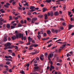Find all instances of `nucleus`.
Instances as JSON below:
<instances>
[{
	"mask_svg": "<svg viewBox=\"0 0 74 74\" xmlns=\"http://www.w3.org/2000/svg\"><path fill=\"white\" fill-rule=\"evenodd\" d=\"M10 63H11V62H7L6 63V64H7V65H9Z\"/></svg>",
	"mask_w": 74,
	"mask_h": 74,
	"instance_id": "31",
	"label": "nucleus"
},
{
	"mask_svg": "<svg viewBox=\"0 0 74 74\" xmlns=\"http://www.w3.org/2000/svg\"><path fill=\"white\" fill-rule=\"evenodd\" d=\"M68 15L69 16H70V14H71V12L68 11Z\"/></svg>",
	"mask_w": 74,
	"mask_h": 74,
	"instance_id": "40",
	"label": "nucleus"
},
{
	"mask_svg": "<svg viewBox=\"0 0 74 74\" xmlns=\"http://www.w3.org/2000/svg\"><path fill=\"white\" fill-rule=\"evenodd\" d=\"M19 36V34H16V37L17 38H18Z\"/></svg>",
	"mask_w": 74,
	"mask_h": 74,
	"instance_id": "26",
	"label": "nucleus"
},
{
	"mask_svg": "<svg viewBox=\"0 0 74 74\" xmlns=\"http://www.w3.org/2000/svg\"><path fill=\"white\" fill-rule=\"evenodd\" d=\"M17 24L16 23H14L13 24V25L15 27L16 25Z\"/></svg>",
	"mask_w": 74,
	"mask_h": 74,
	"instance_id": "51",
	"label": "nucleus"
},
{
	"mask_svg": "<svg viewBox=\"0 0 74 74\" xmlns=\"http://www.w3.org/2000/svg\"><path fill=\"white\" fill-rule=\"evenodd\" d=\"M11 45V43H10V42H8L6 43V44H5L4 45V46L5 47H8L10 46Z\"/></svg>",
	"mask_w": 74,
	"mask_h": 74,
	"instance_id": "6",
	"label": "nucleus"
},
{
	"mask_svg": "<svg viewBox=\"0 0 74 74\" xmlns=\"http://www.w3.org/2000/svg\"><path fill=\"white\" fill-rule=\"evenodd\" d=\"M59 15V13L58 12H56L54 13V15L56 16H58Z\"/></svg>",
	"mask_w": 74,
	"mask_h": 74,
	"instance_id": "10",
	"label": "nucleus"
},
{
	"mask_svg": "<svg viewBox=\"0 0 74 74\" xmlns=\"http://www.w3.org/2000/svg\"><path fill=\"white\" fill-rule=\"evenodd\" d=\"M43 10L42 12H45L46 11H47V10L46 8H44L43 9Z\"/></svg>",
	"mask_w": 74,
	"mask_h": 74,
	"instance_id": "23",
	"label": "nucleus"
},
{
	"mask_svg": "<svg viewBox=\"0 0 74 74\" xmlns=\"http://www.w3.org/2000/svg\"><path fill=\"white\" fill-rule=\"evenodd\" d=\"M42 40H43L45 41L46 40V39L45 38H44L42 39Z\"/></svg>",
	"mask_w": 74,
	"mask_h": 74,
	"instance_id": "63",
	"label": "nucleus"
},
{
	"mask_svg": "<svg viewBox=\"0 0 74 74\" xmlns=\"http://www.w3.org/2000/svg\"><path fill=\"white\" fill-rule=\"evenodd\" d=\"M43 15H42L40 14L38 15V17L40 18H42L43 17Z\"/></svg>",
	"mask_w": 74,
	"mask_h": 74,
	"instance_id": "21",
	"label": "nucleus"
},
{
	"mask_svg": "<svg viewBox=\"0 0 74 74\" xmlns=\"http://www.w3.org/2000/svg\"><path fill=\"white\" fill-rule=\"evenodd\" d=\"M37 37H38V39H39V40H40V38L41 37V36H38V35H37Z\"/></svg>",
	"mask_w": 74,
	"mask_h": 74,
	"instance_id": "32",
	"label": "nucleus"
},
{
	"mask_svg": "<svg viewBox=\"0 0 74 74\" xmlns=\"http://www.w3.org/2000/svg\"><path fill=\"white\" fill-rule=\"evenodd\" d=\"M9 71L10 73H12V69H10L9 70Z\"/></svg>",
	"mask_w": 74,
	"mask_h": 74,
	"instance_id": "45",
	"label": "nucleus"
},
{
	"mask_svg": "<svg viewBox=\"0 0 74 74\" xmlns=\"http://www.w3.org/2000/svg\"><path fill=\"white\" fill-rule=\"evenodd\" d=\"M14 47V46L12 45L11 46H9L8 47V49H12Z\"/></svg>",
	"mask_w": 74,
	"mask_h": 74,
	"instance_id": "16",
	"label": "nucleus"
},
{
	"mask_svg": "<svg viewBox=\"0 0 74 74\" xmlns=\"http://www.w3.org/2000/svg\"><path fill=\"white\" fill-rule=\"evenodd\" d=\"M12 56H15V55L14 53H12Z\"/></svg>",
	"mask_w": 74,
	"mask_h": 74,
	"instance_id": "61",
	"label": "nucleus"
},
{
	"mask_svg": "<svg viewBox=\"0 0 74 74\" xmlns=\"http://www.w3.org/2000/svg\"><path fill=\"white\" fill-rule=\"evenodd\" d=\"M47 33L49 35L51 33V32L50 30H49L47 31Z\"/></svg>",
	"mask_w": 74,
	"mask_h": 74,
	"instance_id": "17",
	"label": "nucleus"
},
{
	"mask_svg": "<svg viewBox=\"0 0 74 74\" xmlns=\"http://www.w3.org/2000/svg\"><path fill=\"white\" fill-rule=\"evenodd\" d=\"M66 45H63L62 46V47H60V49L59 50V52H60L62 49H64V48H65Z\"/></svg>",
	"mask_w": 74,
	"mask_h": 74,
	"instance_id": "4",
	"label": "nucleus"
},
{
	"mask_svg": "<svg viewBox=\"0 0 74 74\" xmlns=\"http://www.w3.org/2000/svg\"><path fill=\"white\" fill-rule=\"evenodd\" d=\"M50 67L49 66H47V70H49L50 69Z\"/></svg>",
	"mask_w": 74,
	"mask_h": 74,
	"instance_id": "56",
	"label": "nucleus"
},
{
	"mask_svg": "<svg viewBox=\"0 0 74 74\" xmlns=\"http://www.w3.org/2000/svg\"><path fill=\"white\" fill-rule=\"evenodd\" d=\"M73 51H71L69 53H70L71 55H73Z\"/></svg>",
	"mask_w": 74,
	"mask_h": 74,
	"instance_id": "49",
	"label": "nucleus"
},
{
	"mask_svg": "<svg viewBox=\"0 0 74 74\" xmlns=\"http://www.w3.org/2000/svg\"><path fill=\"white\" fill-rule=\"evenodd\" d=\"M28 40L29 41H28V43H27L26 45H30V42H32L33 43H35V41L34 40H32V38H30V36H29L28 38Z\"/></svg>",
	"mask_w": 74,
	"mask_h": 74,
	"instance_id": "1",
	"label": "nucleus"
},
{
	"mask_svg": "<svg viewBox=\"0 0 74 74\" xmlns=\"http://www.w3.org/2000/svg\"><path fill=\"white\" fill-rule=\"evenodd\" d=\"M11 28L12 29H14L15 28V27L12 25H11Z\"/></svg>",
	"mask_w": 74,
	"mask_h": 74,
	"instance_id": "27",
	"label": "nucleus"
},
{
	"mask_svg": "<svg viewBox=\"0 0 74 74\" xmlns=\"http://www.w3.org/2000/svg\"><path fill=\"white\" fill-rule=\"evenodd\" d=\"M37 18H34L32 19V23H34L35 22V21H36L37 20Z\"/></svg>",
	"mask_w": 74,
	"mask_h": 74,
	"instance_id": "7",
	"label": "nucleus"
},
{
	"mask_svg": "<svg viewBox=\"0 0 74 74\" xmlns=\"http://www.w3.org/2000/svg\"><path fill=\"white\" fill-rule=\"evenodd\" d=\"M57 43H58V44H62V42H58Z\"/></svg>",
	"mask_w": 74,
	"mask_h": 74,
	"instance_id": "58",
	"label": "nucleus"
},
{
	"mask_svg": "<svg viewBox=\"0 0 74 74\" xmlns=\"http://www.w3.org/2000/svg\"><path fill=\"white\" fill-rule=\"evenodd\" d=\"M34 68L36 70H34V71H33V73L34 74H38V73L35 72L36 71H39V69H38L39 68V67L38 66H35L34 67Z\"/></svg>",
	"mask_w": 74,
	"mask_h": 74,
	"instance_id": "2",
	"label": "nucleus"
},
{
	"mask_svg": "<svg viewBox=\"0 0 74 74\" xmlns=\"http://www.w3.org/2000/svg\"><path fill=\"white\" fill-rule=\"evenodd\" d=\"M34 45L35 47H36L38 46V45L34 44Z\"/></svg>",
	"mask_w": 74,
	"mask_h": 74,
	"instance_id": "53",
	"label": "nucleus"
},
{
	"mask_svg": "<svg viewBox=\"0 0 74 74\" xmlns=\"http://www.w3.org/2000/svg\"><path fill=\"white\" fill-rule=\"evenodd\" d=\"M39 58H40V60L42 61L43 60V59H44V58H42V57H40Z\"/></svg>",
	"mask_w": 74,
	"mask_h": 74,
	"instance_id": "59",
	"label": "nucleus"
},
{
	"mask_svg": "<svg viewBox=\"0 0 74 74\" xmlns=\"http://www.w3.org/2000/svg\"><path fill=\"white\" fill-rule=\"evenodd\" d=\"M50 15L51 17H52L53 16L54 14L52 11H51L50 12Z\"/></svg>",
	"mask_w": 74,
	"mask_h": 74,
	"instance_id": "14",
	"label": "nucleus"
},
{
	"mask_svg": "<svg viewBox=\"0 0 74 74\" xmlns=\"http://www.w3.org/2000/svg\"><path fill=\"white\" fill-rule=\"evenodd\" d=\"M54 56V54L53 53H51L49 54V56L50 58H51L52 57H53Z\"/></svg>",
	"mask_w": 74,
	"mask_h": 74,
	"instance_id": "20",
	"label": "nucleus"
},
{
	"mask_svg": "<svg viewBox=\"0 0 74 74\" xmlns=\"http://www.w3.org/2000/svg\"><path fill=\"white\" fill-rule=\"evenodd\" d=\"M36 60L37 61L39 60V58L38 57H36Z\"/></svg>",
	"mask_w": 74,
	"mask_h": 74,
	"instance_id": "41",
	"label": "nucleus"
},
{
	"mask_svg": "<svg viewBox=\"0 0 74 74\" xmlns=\"http://www.w3.org/2000/svg\"><path fill=\"white\" fill-rule=\"evenodd\" d=\"M23 34H19V38H21V37H22V36H23Z\"/></svg>",
	"mask_w": 74,
	"mask_h": 74,
	"instance_id": "19",
	"label": "nucleus"
},
{
	"mask_svg": "<svg viewBox=\"0 0 74 74\" xmlns=\"http://www.w3.org/2000/svg\"><path fill=\"white\" fill-rule=\"evenodd\" d=\"M66 44L67 43L66 42H62V44L66 45Z\"/></svg>",
	"mask_w": 74,
	"mask_h": 74,
	"instance_id": "37",
	"label": "nucleus"
},
{
	"mask_svg": "<svg viewBox=\"0 0 74 74\" xmlns=\"http://www.w3.org/2000/svg\"><path fill=\"white\" fill-rule=\"evenodd\" d=\"M45 20H47L48 19V16L47 15V14H45Z\"/></svg>",
	"mask_w": 74,
	"mask_h": 74,
	"instance_id": "12",
	"label": "nucleus"
},
{
	"mask_svg": "<svg viewBox=\"0 0 74 74\" xmlns=\"http://www.w3.org/2000/svg\"><path fill=\"white\" fill-rule=\"evenodd\" d=\"M20 72H21V74H25V72H24V71H21Z\"/></svg>",
	"mask_w": 74,
	"mask_h": 74,
	"instance_id": "30",
	"label": "nucleus"
},
{
	"mask_svg": "<svg viewBox=\"0 0 74 74\" xmlns=\"http://www.w3.org/2000/svg\"><path fill=\"white\" fill-rule=\"evenodd\" d=\"M5 60L7 61H12V60L10 59H6Z\"/></svg>",
	"mask_w": 74,
	"mask_h": 74,
	"instance_id": "35",
	"label": "nucleus"
},
{
	"mask_svg": "<svg viewBox=\"0 0 74 74\" xmlns=\"http://www.w3.org/2000/svg\"><path fill=\"white\" fill-rule=\"evenodd\" d=\"M51 0H46L45 1V2H44V3H49L51 2Z\"/></svg>",
	"mask_w": 74,
	"mask_h": 74,
	"instance_id": "9",
	"label": "nucleus"
},
{
	"mask_svg": "<svg viewBox=\"0 0 74 74\" xmlns=\"http://www.w3.org/2000/svg\"><path fill=\"white\" fill-rule=\"evenodd\" d=\"M66 7L65 5H64L63 7V9L64 11H65L66 10Z\"/></svg>",
	"mask_w": 74,
	"mask_h": 74,
	"instance_id": "28",
	"label": "nucleus"
},
{
	"mask_svg": "<svg viewBox=\"0 0 74 74\" xmlns=\"http://www.w3.org/2000/svg\"><path fill=\"white\" fill-rule=\"evenodd\" d=\"M18 43H20V44H23V42H22L21 41H19L18 42Z\"/></svg>",
	"mask_w": 74,
	"mask_h": 74,
	"instance_id": "34",
	"label": "nucleus"
},
{
	"mask_svg": "<svg viewBox=\"0 0 74 74\" xmlns=\"http://www.w3.org/2000/svg\"><path fill=\"white\" fill-rule=\"evenodd\" d=\"M62 25L64 26L66 25V23L65 22H63L62 23Z\"/></svg>",
	"mask_w": 74,
	"mask_h": 74,
	"instance_id": "44",
	"label": "nucleus"
},
{
	"mask_svg": "<svg viewBox=\"0 0 74 74\" xmlns=\"http://www.w3.org/2000/svg\"><path fill=\"white\" fill-rule=\"evenodd\" d=\"M9 58L11 59H12V58L11 56H8V58Z\"/></svg>",
	"mask_w": 74,
	"mask_h": 74,
	"instance_id": "62",
	"label": "nucleus"
},
{
	"mask_svg": "<svg viewBox=\"0 0 74 74\" xmlns=\"http://www.w3.org/2000/svg\"><path fill=\"white\" fill-rule=\"evenodd\" d=\"M8 40L9 41H11V38H10V37H8Z\"/></svg>",
	"mask_w": 74,
	"mask_h": 74,
	"instance_id": "47",
	"label": "nucleus"
},
{
	"mask_svg": "<svg viewBox=\"0 0 74 74\" xmlns=\"http://www.w3.org/2000/svg\"><path fill=\"white\" fill-rule=\"evenodd\" d=\"M43 35L44 37H46L47 36L46 33H44V34H43Z\"/></svg>",
	"mask_w": 74,
	"mask_h": 74,
	"instance_id": "39",
	"label": "nucleus"
},
{
	"mask_svg": "<svg viewBox=\"0 0 74 74\" xmlns=\"http://www.w3.org/2000/svg\"><path fill=\"white\" fill-rule=\"evenodd\" d=\"M10 4L9 3H6V4L4 5V7L6 8H9V5H10Z\"/></svg>",
	"mask_w": 74,
	"mask_h": 74,
	"instance_id": "5",
	"label": "nucleus"
},
{
	"mask_svg": "<svg viewBox=\"0 0 74 74\" xmlns=\"http://www.w3.org/2000/svg\"><path fill=\"white\" fill-rule=\"evenodd\" d=\"M21 23L22 24H23L24 23V22L23 20H21Z\"/></svg>",
	"mask_w": 74,
	"mask_h": 74,
	"instance_id": "48",
	"label": "nucleus"
},
{
	"mask_svg": "<svg viewBox=\"0 0 74 74\" xmlns=\"http://www.w3.org/2000/svg\"><path fill=\"white\" fill-rule=\"evenodd\" d=\"M22 25L20 23H19L18 24V27H22Z\"/></svg>",
	"mask_w": 74,
	"mask_h": 74,
	"instance_id": "24",
	"label": "nucleus"
},
{
	"mask_svg": "<svg viewBox=\"0 0 74 74\" xmlns=\"http://www.w3.org/2000/svg\"><path fill=\"white\" fill-rule=\"evenodd\" d=\"M16 2L15 1H14L12 3V4L13 5H15V4H16Z\"/></svg>",
	"mask_w": 74,
	"mask_h": 74,
	"instance_id": "54",
	"label": "nucleus"
},
{
	"mask_svg": "<svg viewBox=\"0 0 74 74\" xmlns=\"http://www.w3.org/2000/svg\"><path fill=\"white\" fill-rule=\"evenodd\" d=\"M74 26V25H69V30H70L71 28H72V27H73Z\"/></svg>",
	"mask_w": 74,
	"mask_h": 74,
	"instance_id": "8",
	"label": "nucleus"
},
{
	"mask_svg": "<svg viewBox=\"0 0 74 74\" xmlns=\"http://www.w3.org/2000/svg\"><path fill=\"white\" fill-rule=\"evenodd\" d=\"M27 14L29 16H30L31 14V13L28 12L27 13Z\"/></svg>",
	"mask_w": 74,
	"mask_h": 74,
	"instance_id": "57",
	"label": "nucleus"
},
{
	"mask_svg": "<svg viewBox=\"0 0 74 74\" xmlns=\"http://www.w3.org/2000/svg\"><path fill=\"white\" fill-rule=\"evenodd\" d=\"M8 37V36L7 34H5L4 35V38H6Z\"/></svg>",
	"mask_w": 74,
	"mask_h": 74,
	"instance_id": "25",
	"label": "nucleus"
},
{
	"mask_svg": "<svg viewBox=\"0 0 74 74\" xmlns=\"http://www.w3.org/2000/svg\"><path fill=\"white\" fill-rule=\"evenodd\" d=\"M4 41H7V38H4L3 39Z\"/></svg>",
	"mask_w": 74,
	"mask_h": 74,
	"instance_id": "36",
	"label": "nucleus"
},
{
	"mask_svg": "<svg viewBox=\"0 0 74 74\" xmlns=\"http://www.w3.org/2000/svg\"><path fill=\"white\" fill-rule=\"evenodd\" d=\"M27 20L29 22H31V19L30 18H27Z\"/></svg>",
	"mask_w": 74,
	"mask_h": 74,
	"instance_id": "22",
	"label": "nucleus"
},
{
	"mask_svg": "<svg viewBox=\"0 0 74 74\" xmlns=\"http://www.w3.org/2000/svg\"><path fill=\"white\" fill-rule=\"evenodd\" d=\"M34 46V44H32V45H30L29 46V47H33Z\"/></svg>",
	"mask_w": 74,
	"mask_h": 74,
	"instance_id": "50",
	"label": "nucleus"
},
{
	"mask_svg": "<svg viewBox=\"0 0 74 74\" xmlns=\"http://www.w3.org/2000/svg\"><path fill=\"white\" fill-rule=\"evenodd\" d=\"M49 63H50L51 65H52L53 64L52 61H51V60H49Z\"/></svg>",
	"mask_w": 74,
	"mask_h": 74,
	"instance_id": "33",
	"label": "nucleus"
},
{
	"mask_svg": "<svg viewBox=\"0 0 74 74\" xmlns=\"http://www.w3.org/2000/svg\"><path fill=\"white\" fill-rule=\"evenodd\" d=\"M11 27V25L9 23H8L6 25V27L8 29H9Z\"/></svg>",
	"mask_w": 74,
	"mask_h": 74,
	"instance_id": "11",
	"label": "nucleus"
},
{
	"mask_svg": "<svg viewBox=\"0 0 74 74\" xmlns=\"http://www.w3.org/2000/svg\"><path fill=\"white\" fill-rule=\"evenodd\" d=\"M48 53H45V56L47 57L48 56Z\"/></svg>",
	"mask_w": 74,
	"mask_h": 74,
	"instance_id": "38",
	"label": "nucleus"
},
{
	"mask_svg": "<svg viewBox=\"0 0 74 74\" xmlns=\"http://www.w3.org/2000/svg\"><path fill=\"white\" fill-rule=\"evenodd\" d=\"M47 16H50V12H48L47 13Z\"/></svg>",
	"mask_w": 74,
	"mask_h": 74,
	"instance_id": "43",
	"label": "nucleus"
},
{
	"mask_svg": "<svg viewBox=\"0 0 74 74\" xmlns=\"http://www.w3.org/2000/svg\"><path fill=\"white\" fill-rule=\"evenodd\" d=\"M4 67H5V68H6V69H7L8 67V66H7V65H4Z\"/></svg>",
	"mask_w": 74,
	"mask_h": 74,
	"instance_id": "52",
	"label": "nucleus"
},
{
	"mask_svg": "<svg viewBox=\"0 0 74 74\" xmlns=\"http://www.w3.org/2000/svg\"><path fill=\"white\" fill-rule=\"evenodd\" d=\"M33 49V48H29V50H32Z\"/></svg>",
	"mask_w": 74,
	"mask_h": 74,
	"instance_id": "64",
	"label": "nucleus"
},
{
	"mask_svg": "<svg viewBox=\"0 0 74 74\" xmlns=\"http://www.w3.org/2000/svg\"><path fill=\"white\" fill-rule=\"evenodd\" d=\"M12 40H14L16 39V37L15 36H14V35L13 36H12Z\"/></svg>",
	"mask_w": 74,
	"mask_h": 74,
	"instance_id": "18",
	"label": "nucleus"
},
{
	"mask_svg": "<svg viewBox=\"0 0 74 74\" xmlns=\"http://www.w3.org/2000/svg\"><path fill=\"white\" fill-rule=\"evenodd\" d=\"M71 21H74V18H71Z\"/></svg>",
	"mask_w": 74,
	"mask_h": 74,
	"instance_id": "42",
	"label": "nucleus"
},
{
	"mask_svg": "<svg viewBox=\"0 0 74 74\" xmlns=\"http://www.w3.org/2000/svg\"><path fill=\"white\" fill-rule=\"evenodd\" d=\"M0 12L2 13H5V11L3 10V9H1L0 10Z\"/></svg>",
	"mask_w": 74,
	"mask_h": 74,
	"instance_id": "13",
	"label": "nucleus"
},
{
	"mask_svg": "<svg viewBox=\"0 0 74 74\" xmlns=\"http://www.w3.org/2000/svg\"><path fill=\"white\" fill-rule=\"evenodd\" d=\"M30 54H32V55H34V54H35V52H32V53H30Z\"/></svg>",
	"mask_w": 74,
	"mask_h": 74,
	"instance_id": "60",
	"label": "nucleus"
},
{
	"mask_svg": "<svg viewBox=\"0 0 74 74\" xmlns=\"http://www.w3.org/2000/svg\"><path fill=\"white\" fill-rule=\"evenodd\" d=\"M14 47L16 49H18V47L17 46H15Z\"/></svg>",
	"mask_w": 74,
	"mask_h": 74,
	"instance_id": "55",
	"label": "nucleus"
},
{
	"mask_svg": "<svg viewBox=\"0 0 74 74\" xmlns=\"http://www.w3.org/2000/svg\"><path fill=\"white\" fill-rule=\"evenodd\" d=\"M35 7L34 6H31L30 8V9L31 10H34L35 9Z\"/></svg>",
	"mask_w": 74,
	"mask_h": 74,
	"instance_id": "15",
	"label": "nucleus"
},
{
	"mask_svg": "<svg viewBox=\"0 0 74 74\" xmlns=\"http://www.w3.org/2000/svg\"><path fill=\"white\" fill-rule=\"evenodd\" d=\"M51 31L52 33H58L59 31L58 29H51Z\"/></svg>",
	"mask_w": 74,
	"mask_h": 74,
	"instance_id": "3",
	"label": "nucleus"
},
{
	"mask_svg": "<svg viewBox=\"0 0 74 74\" xmlns=\"http://www.w3.org/2000/svg\"><path fill=\"white\" fill-rule=\"evenodd\" d=\"M60 29L62 30H63L64 29V28L62 26H60Z\"/></svg>",
	"mask_w": 74,
	"mask_h": 74,
	"instance_id": "46",
	"label": "nucleus"
},
{
	"mask_svg": "<svg viewBox=\"0 0 74 74\" xmlns=\"http://www.w3.org/2000/svg\"><path fill=\"white\" fill-rule=\"evenodd\" d=\"M9 20H10L12 19V16L11 15H10L9 17Z\"/></svg>",
	"mask_w": 74,
	"mask_h": 74,
	"instance_id": "29",
	"label": "nucleus"
}]
</instances>
